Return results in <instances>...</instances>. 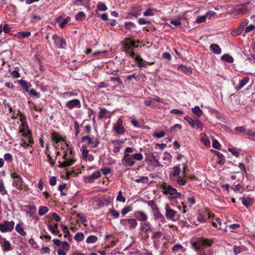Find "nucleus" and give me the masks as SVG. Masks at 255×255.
Listing matches in <instances>:
<instances>
[{"instance_id":"obj_1","label":"nucleus","mask_w":255,"mask_h":255,"mask_svg":"<svg viewBox=\"0 0 255 255\" xmlns=\"http://www.w3.org/2000/svg\"><path fill=\"white\" fill-rule=\"evenodd\" d=\"M143 157L141 153H135L130 154L126 153L122 160V164L126 167H131L134 165V160L140 161L142 160Z\"/></svg>"},{"instance_id":"obj_2","label":"nucleus","mask_w":255,"mask_h":255,"mask_svg":"<svg viewBox=\"0 0 255 255\" xmlns=\"http://www.w3.org/2000/svg\"><path fill=\"white\" fill-rule=\"evenodd\" d=\"M212 239L200 238L192 244V246L196 252H202L205 248L211 247L213 244Z\"/></svg>"},{"instance_id":"obj_3","label":"nucleus","mask_w":255,"mask_h":255,"mask_svg":"<svg viewBox=\"0 0 255 255\" xmlns=\"http://www.w3.org/2000/svg\"><path fill=\"white\" fill-rule=\"evenodd\" d=\"M160 188L163 190V193L164 195H170L175 199H181L182 194L178 192L176 188L167 184L162 185Z\"/></svg>"},{"instance_id":"obj_4","label":"nucleus","mask_w":255,"mask_h":255,"mask_svg":"<svg viewBox=\"0 0 255 255\" xmlns=\"http://www.w3.org/2000/svg\"><path fill=\"white\" fill-rule=\"evenodd\" d=\"M10 177L13 179L12 185L18 190L23 189L24 181L20 175H18L15 172L10 173Z\"/></svg>"},{"instance_id":"obj_5","label":"nucleus","mask_w":255,"mask_h":255,"mask_svg":"<svg viewBox=\"0 0 255 255\" xmlns=\"http://www.w3.org/2000/svg\"><path fill=\"white\" fill-rule=\"evenodd\" d=\"M121 225L124 227H128L130 230L135 229L137 226V222L135 219H122L120 221Z\"/></svg>"},{"instance_id":"obj_6","label":"nucleus","mask_w":255,"mask_h":255,"mask_svg":"<svg viewBox=\"0 0 255 255\" xmlns=\"http://www.w3.org/2000/svg\"><path fill=\"white\" fill-rule=\"evenodd\" d=\"M55 46L59 49H66L67 45L65 40L57 34H54L52 36Z\"/></svg>"},{"instance_id":"obj_7","label":"nucleus","mask_w":255,"mask_h":255,"mask_svg":"<svg viewBox=\"0 0 255 255\" xmlns=\"http://www.w3.org/2000/svg\"><path fill=\"white\" fill-rule=\"evenodd\" d=\"M87 141V144L93 148H96L100 144V140L97 138L91 137L89 136H84L82 138L81 141L82 142Z\"/></svg>"},{"instance_id":"obj_8","label":"nucleus","mask_w":255,"mask_h":255,"mask_svg":"<svg viewBox=\"0 0 255 255\" xmlns=\"http://www.w3.org/2000/svg\"><path fill=\"white\" fill-rule=\"evenodd\" d=\"M14 226V222L13 221H4L3 224H0V231L1 233L11 232Z\"/></svg>"},{"instance_id":"obj_9","label":"nucleus","mask_w":255,"mask_h":255,"mask_svg":"<svg viewBox=\"0 0 255 255\" xmlns=\"http://www.w3.org/2000/svg\"><path fill=\"white\" fill-rule=\"evenodd\" d=\"M123 121L121 118H119L113 127L114 131L117 134H123L126 132V129L123 126Z\"/></svg>"},{"instance_id":"obj_10","label":"nucleus","mask_w":255,"mask_h":255,"mask_svg":"<svg viewBox=\"0 0 255 255\" xmlns=\"http://www.w3.org/2000/svg\"><path fill=\"white\" fill-rule=\"evenodd\" d=\"M0 245L3 252H8L12 250V246L9 241L0 235Z\"/></svg>"},{"instance_id":"obj_11","label":"nucleus","mask_w":255,"mask_h":255,"mask_svg":"<svg viewBox=\"0 0 255 255\" xmlns=\"http://www.w3.org/2000/svg\"><path fill=\"white\" fill-rule=\"evenodd\" d=\"M165 216L167 219L174 221L175 217L177 216V219H179L180 215H177V212L171 208L167 204L165 207Z\"/></svg>"},{"instance_id":"obj_12","label":"nucleus","mask_w":255,"mask_h":255,"mask_svg":"<svg viewBox=\"0 0 255 255\" xmlns=\"http://www.w3.org/2000/svg\"><path fill=\"white\" fill-rule=\"evenodd\" d=\"M96 202L98 208L108 206L111 203V197L108 195H105L102 198H98Z\"/></svg>"},{"instance_id":"obj_13","label":"nucleus","mask_w":255,"mask_h":255,"mask_svg":"<svg viewBox=\"0 0 255 255\" xmlns=\"http://www.w3.org/2000/svg\"><path fill=\"white\" fill-rule=\"evenodd\" d=\"M125 48L124 51L126 52H128L130 50L132 47L137 48V45H135V41L134 40H131L130 38H127L125 40V43L124 44Z\"/></svg>"},{"instance_id":"obj_14","label":"nucleus","mask_w":255,"mask_h":255,"mask_svg":"<svg viewBox=\"0 0 255 255\" xmlns=\"http://www.w3.org/2000/svg\"><path fill=\"white\" fill-rule=\"evenodd\" d=\"M186 166L184 165L183 168V174L181 176H179L176 178V182L181 186L185 185L187 183V180L186 177H187V174L186 173Z\"/></svg>"},{"instance_id":"obj_15","label":"nucleus","mask_w":255,"mask_h":255,"mask_svg":"<svg viewBox=\"0 0 255 255\" xmlns=\"http://www.w3.org/2000/svg\"><path fill=\"white\" fill-rule=\"evenodd\" d=\"M65 106L69 109H72L74 108H79L81 106L80 100L77 99L69 101L66 103Z\"/></svg>"},{"instance_id":"obj_16","label":"nucleus","mask_w":255,"mask_h":255,"mask_svg":"<svg viewBox=\"0 0 255 255\" xmlns=\"http://www.w3.org/2000/svg\"><path fill=\"white\" fill-rule=\"evenodd\" d=\"M134 217L139 221L145 222L148 219L147 214L143 211H137L134 212Z\"/></svg>"},{"instance_id":"obj_17","label":"nucleus","mask_w":255,"mask_h":255,"mask_svg":"<svg viewBox=\"0 0 255 255\" xmlns=\"http://www.w3.org/2000/svg\"><path fill=\"white\" fill-rule=\"evenodd\" d=\"M101 176V173L100 170L95 171L91 175L86 177L89 183H93L95 180L99 179Z\"/></svg>"},{"instance_id":"obj_18","label":"nucleus","mask_w":255,"mask_h":255,"mask_svg":"<svg viewBox=\"0 0 255 255\" xmlns=\"http://www.w3.org/2000/svg\"><path fill=\"white\" fill-rule=\"evenodd\" d=\"M140 9L137 7L132 8L131 12H128L126 16V19H131L132 17H137L138 16L140 15Z\"/></svg>"},{"instance_id":"obj_19","label":"nucleus","mask_w":255,"mask_h":255,"mask_svg":"<svg viewBox=\"0 0 255 255\" xmlns=\"http://www.w3.org/2000/svg\"><path fill=\"white\" fill-rule=\"evenodd\" d=\"M211 151L218 157V163L220 165H223L225 162V157L224 155L220 152L214 149H211Z\"/></svg>"},{"instance_id":"obj_20","label":"nucleus","mask_w":255,"mask_h":255,"mask_svg":"<svg viewBox=\"0 0 255 255\" xmlns=\"http://www.w3.org/2000/svg\"><path fill=\"white\" fill-rule=\"evenodd\" d=\"M154 219L162 224L165 222V220L163 215L160 212L159 209H155L153 212Z\"/></svg>"},{"instance_id":"obj_21","label":"nucleus","mask_w":255,"mask_h":255,"mask_svg":"<svg viewBox=\"0 0 255 255\" xmlns=\"http://www.w3.org/2000/svg\"><path fill=\"white\" fill-rule=\"evenodd\" d=\"M48 229L54 235H57L59 233V231L58 228V224L57 223L54 224L52 223H49L47 225Z\"/></svg>"},{"instance_id":"obj_22","label":"nucleus","mask_w":255,"mask_h":255,"mask_svg":"<svg viewBox=\"0 0 255 255\" xmlns=\"http://www.w3.org/2000/svg\"><path fill=\"white\" fill-rule=\"evenodd\" d=\"M75 162V160L73 158L67 159L63 162H61L59 161V167L60 168H64L66 167H69L72 165Z\"/></svg>"},{"instance_id":"obj_23","label":"nucleus","mask_w":255,"mask_h":255,"mask_svg":"<svg viewBox=\"0 0 255 255\" xmlns=\"http://www.w3.org/2000/svg\"><path fill=\"white\" fill-rule=\"evenodd\" d=\"M140 230L141 231L144 232L147 234L149 232L151 231L150 223L147 222L140 223Z\"/></svg>"},{"instance_id":"obj_24","label":"nucleus","mask_w":255,"mask_h":255,"mask_svg":"<svg viewBox=\"0 0 255 255\" xmlns=\"http://www.w3.org/2000/svg\"><path fill=\"white\" fill-rule=\"evenodd\" d=\"M90 0H76L74 1V4L77 6H83L88 9H90Z\"/></svg>"},{"instance_id":"obj_25","label":"nucleus","mask_w":255,"mask_h":255,"mask_svg":"<svg viewBox=\"0 0 255 255\" xmlns=\"http://www.w3.org/2000/svg\"><path fill=\"white\" fill-rule=\"evenodd\" d=\"M51 138L56 143L64 140L62 136L57 132H53L51 133Z\"/></svg>"},{"instance_id":"obj_26","label":"nucleus","mask_w":255,"mask_h":255,"mask_svg":"<svg viewBox=\"0 0 255 255\" xmlns=\"http://www.w3.org/2000/svg\"><path fill=\"white\" fill-rule=\"evenodd\" d=\"M242 204L247 208H248L253 204V199L250 197H242L240 198Z\"/></svg>"},{"instance_id":"obj_27","label":"nucleus","mask_w":255,"mask_h":255,"mask_svg":"<svg viewBox=\"0 0 255 255\" xmlns=\"http://www.w3.org/2000/svg\"><path fill=\"white\" fill-rule=\"evenodd\" d=\"M61 227L63 233L65 234L64 237L65 238H67L68 241L71 242L72 240V236L69 231L68 227L64 225H62Z\"/></svg>"},{"instance_id":"obj_28","label":"nucleus","mask_w":255,"mask_h":255,"mask_svg":"<svg viewBox=\"0 0 255 255\" xmlns=\"http://www.w3.org/2000/svg\"><path fill=\"white\" fill-rule=\"evenodd\" d=\"M250 78L249 77H245L239 81V86L236 88L238 91L242 89L249 82Z\"/></svg>"},{"instance_id":"obj_29","label":"nucleus","mask_w":255,"mask_h":255,"mask_svg":"<svg viewBox=\"0 0 255 255\" xmlns=\"http://www.w3.org/2000/svg\"><path fill=\"white\" fill-rule=\"evenodd\" d=\"M210 50L216 54H220L221 53L222 50L220 46L217 44H212L210 46Z\"/></svg>"},{"instance_id":"obj_30","label":"nucleus","mask_w":255,"mask_h":255,"mask_svg":"<svg viewBox=\"0 0 255 255\" xmlns=\"http://www.w3.org/2000/svg\"><path fill=\"white\" fill-rule=\"evenodd\" d=\"M17 82L23 90L26 92L28 91V89L31 87V85L26 81L20 79L18 80Z\"/></svg>"},{"instance_id":"obj_31","label":"nucleus","mask_w":255,"mask_h":255,"mask_svg":"<svg viewBox=\"0 0 255 255\" xmlns=\"http://www.w3.org/2000/svg\"><path fill=\"white\" fill-rule=\"evenodd\" d=\"M179 69L181 70L185 74L189 75L192 72L191 68L187 67L186 66L181 65L179 66Z\"/></svg>"},{"instance_id":"obj_32","label":"nucleus","mask_w":255,"mask_h":255,"mask_svg":"<svg viewBox=\"0 0 255 255\" xmlns=\"http://www.w3.org/2000/svg\"><path fill=\"white\" fill-rule=\"evenodd\" d=\"M192 112L198 118L200 117L203 115V111L198 106H196L194 108H193L192 109Z\"/></svg>"},{"instance_id":"obj_33","label":"nucleus","mask_w":255,"mask_h":255,"mask_svg":"<svg viewBox=\"0 0 255 255\" xmlns=\"http://www.w3.org/2000/svg\"><path fill=\"white\" fill-rule=\"evenodd\" d=\"M244 28L239 25L236 29H234L232 32V35L233 36H236L238 35L241 34L244 30Z\"/></svg>"},{"instance_id":"obj_34","label":"nucleus","mask_w":255,"mask_h":255,"mask_svg":"<svg viewBox=\"0 0 255 255\" xmlns=\"http://www.w3.org/2000/svg\"><path fill=\"white\" fill-rule=\"evenodd\" d=\"M221 60L229 63H233L234 61V58L233 57L227 54L223 55L221 57Z\"/></svg>"},{"instance_id":"obj_35","label":"nucleus","mask_w":255,"mask_h":255,"mask_svg":"<svg viewBox=\"0 0 255 255\" xmlns=\"http://www.w3.org/2000/svg\"><path fill=\"white\" fill-rule=\"evenodd\" d=\"M15 230L16 232L19 234L20 235L22 236H24L26 235V233L24 231L23 229L22 228L21 226L19 224H16L15 226Z\"/></svg>"},{"instance_id":"obj_36","label":"nucleus","mask_w":255,"mask_h":255,"mask_svg":"<svg viewBox=\"0 0 255 255\" xmlns=\"http://www.w3.org/2000/svg\"><path fill=\"white\" fill-rule=\"evenodd\" d=\"M0 193L2 195H7L8 194L5 188L3 181L2 179H0Z\"/></svg>"},{"instance_id":"obj_37","label":"nucleus","mask_w":255,"mask_h":255,"mask_svg":"<svg viewBox=\"0 0 255 255\" xmlns=\"http://www.w3.org/2000/svg\"><path fill=\"white\" fill-rule=\"evenodd\" d=\"M26 128H25V125L23 127V129L22 130H21L20 131V132H22V135L25 136V137H27L30 135L32 134V132L30 130H29L28 128V126L27 125H26Z\"/></svg>"},{"instance_id":"obj_38","label":"nucleus","mask_w":255,"mask_h":255,"mask_svg":"<svg viewBox=\"0 0 255 255\" xmlns=\"http://www.w3.org/2000/svg\"><path fill=\"white\" fill-rule=\"evenodd\" d=\"M173 172L172 174L174 176L178 177L179 176H180V174L181 173V170L180 167V164L175 166L173 168Z\"/></svg>"},{"instance_id":"obj_39","label":"nucleus","mask_w":255,"mask_h":255,"mask_svg":"<svg viewBox=\"0 0 255 255\" xmlns=\"http://www.w3.org/2000/svg\"><path fill=\"white\" fill-rule=\"evenodd\" d=\"M195 128L197 129H199L200 131H202L203 128V124L198 119L195 120L194 128Z\"/></svg>"},{"instance_id":"obj_40","label":"nucleus","mask_w":255,"mask_h":255,"mask_svg":"<svg viewBox=\"0 0 255 255\" xmlns=\"http://www.w3.org/2000/svg\"><path fill=\"white\" fill-rule=\"evenodd\" d=\"M86 15L83 11H80L75 16V19L78 21H82L85 19Z\"/></svg>"},{"instance_id":"obj_41","label":"nucleus","mask_w":255,"mask_h":255,"mask_svg":"<svg viewBox=\"0 0 255 255\" xmlns=\"http://www.w3.org/2000/svg\"><path fill=\"white\" fill-rule=\"evenodd\" d=\"M17 34L18 38L22 39L30 36L31 35V32L30 31H20Z\"/></svg>"},{"instance_id":"obj_42","label":"nucleus","mask_w":255,"mask_h":255,"mask_svg":"<svg viewBox=\"0 0 255 255\" xmlns=\"http://www.w3.org/2000/svg\"><path fill=\"white\" fill-rule=\"evenodd\" d=\"M206 216L204 212L203 213H200L197 217V220L201 223H205L206 221Z\"/></svg>"},{"instance_id":"obj_43","label":"nucleus","mask_w":255,"mask_h":255,"mask_svg":"<svg viewBox=\"0 0 255 255\" xmlns=\"http://www.w3.org/2000/svg\"><path fill=\"white\" fill-rule=\"evenodd\" d=\"M109 214H110L114 218L117 219L120 216V213L117 210L112 209L109 210L108 212Z\"/></svg>"},{"instance_id":"obj_44","label":"nucleus","mask_w":255,"mask_h":255,"mask_svg":"<svg viewBox=\"0 0 255 255\" xmlns=\"http://www.w3.org/2000/svg\"><path fill=\"white\" fill-rule=\"evenodd\" d=\"M49 211V209L46 206H40L39 209L38 214L40 216H43L46 214Z\"/></svg>"},{"instance_id":"obj_45","label":"nucleus","mask_w":255,"mask_h":255,"mask_svg":"<svg viewBox=\"0 0 255 255\" xmlns=\"http://www.w3.org/2000/svg\"><path fill=\"white\" fill-rule=\"evenodd\" d=\"M98 240V238L94 235H91L89 236L86 240V243L87 244H92L96 243Z\"/></svg>"},{"instance_id":"obj_46","label":"nucleus","mask_w":255,"mask_h":255,"mask_svg":"<svg viewBox=\"0 0 255 255\" xmlns=\"http://www.w3.org/2000/svg\"><path fill=\"white\" fill-rule=\"evenodd\" d=\"M132 207L131 206L125 207L121 211L122 215L124 217L128 212L131 211Z\"/></svg>"},{"instance_id":"obj_47","label":"nucleus","mask_w":255,"mask_h":255,"mask_svg":"<svg viewBox=\"0 0 255 255\" xmlns=\"http://www.w3.org/2000/svg\"><path fill=\"white\" fill-rule=\"evenodd\" d=\"M84 235L83 233L79 232L76 234V235L74 236V238L76 241L80 242L84 240Z\"/></svg>"},{"instance_id":"obj_48","label":"nucleus","mask_w":255,"mask_h":255,"mask_svg":"<svg viewBox=\"0 0 255 255\" xmlns=\"http://www.w3.org/2000/svg\"><path fill=\"white\" fill-rule=\"evenodd\" d=\"M46 154L48 158L47 161L49 162V164H50V165L51 166H52V167L54 166L55 165V161L56 160L57 157H56L55 160H54L49 153L46 152Z\"/></svg>"},{"instance_id":"obj_49","label":"nucleus","mask_w":255,"mask_h":255,"mask_svg":"<svg viewBox=\"0 0 255 255\" xmlns=\"http://www.w3.org/2000/svg\"><path fill=\"white\" fill-rule=\"evenodd\" d=\"M148 178L147 176H142L135 179L136 183H147L148 181Z\"/></svg>"},{"instance_id":"obj_50","label":"nucleus","mask_w":255,"mask_h":255,"mask_svg":"<svg viewBox=\"0 0 255 255\" xmlns=\"http://www.w3.org/2000/svg\"><path fill=\"white\" fill-rule=\"evenodd\" d=\"M125 26L126 29L129 31L131 30V28H134L136 27L135 24L132 22H125Z\"/></svg>"},{"instance_id":"obj_51","label":"nucleus","mask_w":255,"mask_h":255,"mask_svg":"<svg viewBox=\"0 0 255 255\" xmlns=\"http://www.w3.org/2000/svg\"><path fill=\"white\" fill-rule=\"evenodd\" d=\"M146 203L147 205L152 208L153 212L155 211V209H159L156 203L153 200L147 201Z\"/></svg>"},{"instance_id":"obj_52","label":"nucleus","mask_w":255,"mask_h":255,"mask_svg":"<svg viewBox=\"0 0 255 255\" xmlns=\"http://www.w3.org/2000/svg\"><path fill=\"white\" fill-rule=\"evenodd\" d=\"M184 120H186L189 124V125L190 126V127L194 128V123H195V120H193L192 118L189 116H186L184 118Z\"/></svg>"},{"instance_id":"obj_53","label":"nucleus","mask_w":255,"mask_h":255,"mask_svg":"<svg viewBox=\"0 0 255 255\" xmlns=\"http://www.w3.org/2000/svg\"><path fill=\"white\" fill-rule=\"evenodd\" d=\"M71 18L70 17L67 16L66 17L61 23H59V26L61 28H63L65 27L67 24L70 21Z\"/></svg>"},{"instance_id":"obj_54","label":"nucleus","mask_w":255,"mask_h":255,"mask_svg":"<svg viewBox=\"0 0 255 255\" xmlns=\"http://www.w3.org/2000/svg\"><path fill=\"white\" fill-rule=\"evenodd\" d=\"M155 10L153 9L148 8L143 13V15L145 16H150L154 15Z\"/></svg>"},{"instance_id":"obj_55","label":"nucleus","mask_w":255,"mask_h":255,"mask_svg":"<svg viewBox=\"0 0 255 255\" xmlns=\"http://www.w3.org/2000/svg\"><path fill=\"white\" fill-rule=\"evenodd\" d=\"M132 78H134L136 81H138L140 80V76L136 75V73L128 75L126 79L127 80L130 81Z\"/></svg>"},{"instance_id":"obj_56","label":"nucleus","mask_w":255,"mask_h":255,"mask_svg":"<svg viewBox=\"0 0 255 255\" xmlns=\"http://www.w3.org/2000/svg\"><path fill=\"white\" fill-rule=\"evenodd\" d=\"M61 245H62V249L61 250L62 251H64L67 252L70 250V246L67 242L64 241L62 242V244Z\"/></svg>"},{"instance_id":"obj_57","label":"nucleus","mask_w":255,"mask_h":255,"mask_svg":"<svg viewBox=\"0 0 255 255\" xmlns=\"http://www.w3.org/2000/svg\"><path fill=\"white\" fill-rule=\"evenodd\" d=\"M117 201L122 202L125 203L126 202V198L123 196L122 191H119L118 196L117 197Z\"/></svg>"},{"instance_id":"obj_58","label":"nucleus","mask_w":255,"mask_h":255,"mask_svg":"<svg viewBox=\"0 0 255 255\" xmlns=\"http://www.w3.org/2000/svg\"><path fill=\"white\" fill-rule=\"evenodd\" d=\"M97 8L100 11H106L108 9L107 6L103 2L98 3Z\"/></svg>"},{"instance_id":"obj_59","label":"nucleus","mask_w":255,"mask_h":255,"mask_svg":"<svg viewBox=\"0 0 255 255\" xmlns=\"http://www.w3.org/2000/svg\"><path fill=\"white\" fill-rule=\"evenodd\" d=\"M26 92L28 93L30 95L36 97L37 98H39L40 97L39 93L35 91L33 89L31 90L28 89V91H26Z\"/></svg>"},{"instance_id":"obj_60","label":"nucleus","mask_w":255,"mask_h":255,"mask_svg":"<svg viewBox=\"0 0 255 255\" xmlns=\"http://www.w3.org/2000/svg\"><path fill=\"white\" fill-rule=\"evenodd\" d=\"M62 95L64 98L67 99L72 96H75V94L72 92H66L63 93Z\"/></svg>"},{"instance_id":"obj_61","label":"nucleus","mask_w":255,"mask_h":255,"mask_svg":"<svg viewBox=\"0 0 255 255\" xmlns=\"http://www.w3.org/2000/svg\"><path fill=\"white\" fill-rule=\"evenodd\" d=\"M107 113V110L105 109H101L99 114V119H102L105 117V114Z\"/></svg>"},{"instance_id":"obj_62","label":"nucleus","mask_w":255,"mask_h":255,"mask_svg":"<svg viewBox=\"0 0 255 255\" xmlns=\"http://www.w3.org/2000/svg\"><path fill=\"white\" fill-rule=\"evenodd\" d=\"M246 135H248L250 136V138H252L251 137H255V131L251 129H247L245 133Z\"/></svg>"},{"instance_id":"obj_63","label":"nucleus","mask_w":255,"mask_h":255,"mask_svg":"<svg viewBox=\"0 0 255 255\" xmlns=\"http://www.w3.org/2000/svg\"><path fill=\"white\" fill-rule=\"evenodd\" d=\"M206 18H207V16H206V14L204 15L199 16V17H197L195 22H196L198 23H202L206 20Z\"/></svg>"},{"instance_id":"obj_64","label":"nucleus","mask_w":255,"mask_h":255,"mask_svg":"<svg viewBox=\"0 0 255 255\" xmlns=\"http://www.w3.org/2000/svg\"><path fill=\"white\" fill-rule=\"evenodd\" d=\"M212 146L215 149H219L221 146V144L217 139H214L212 142Z\"/></svg>"}]
</instances>
